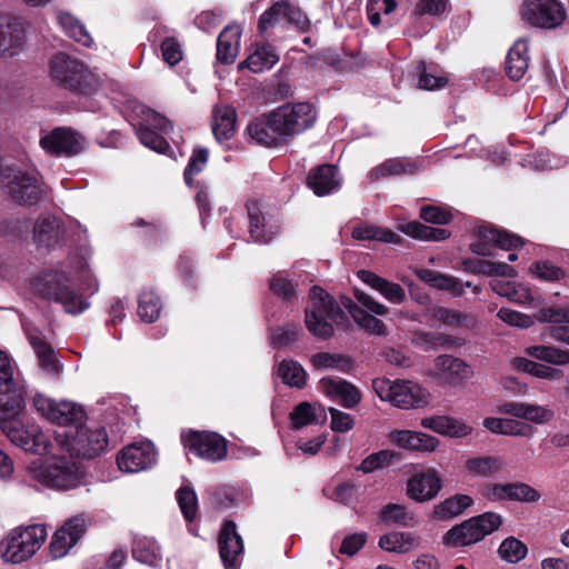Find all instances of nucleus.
Wrapping results in <instances>:
<instances>
[{
	"mask_svg": "<svg viewBox=\"0 0 569 569\" xmlns=\"http://www.w3.org/2000/svg\"><path fill=\"white\" fill-rule=\"evenodd\" d=\"M31 289L42 299L61 305L67 313L77 316L90 307L70 282L68 272L60 268L47 269L31 280Z\"/></svg>",
	"mask_w": 569,
	"mask_h": 569,
	"instance_id": "f257e3e1",
	"label": "nucleus"
},
{
	"mask_svg": "<svg viewBox=\"0 0 569 569\" xmlns=\"http://www.w3.org/2000/svg\"><path fill=\"white\" fill-rule=\"evenodd\" d=\"M66 451L53 456V461H32L27 467L26 480L34 487L70 490L81 483V472L77 462L66 457Z\"/></svg>",
	"mask_w": 569,
	"mask_h": 569,
	"instance_id": "f03ea898",
	"label": "nucleus"
},
{
	"mask_svg": "<svg viewBox=\"0 0 569 569\" xmlns=\"http://www.w3.org/2000/svg\"><path fill=\"white\" fill-rule=\"evenodd\" d=\"M305 312L307 329L320 339H329L333 335V323L342 325L348 320L338 302L317 286L310 290V305Z\"/></svg>",
	"mask_w": 569,
	"mask_h": 569,
	"instance_id": "7ed1b4c3",
	"label": "nucleus"
},
{
	"mask_svg": "<svg viewBox=\"0 0 569 569\" xmlns=\"http://www.w3.org/2000/svg\"><path fill=\"white\" fill-rule=\"evenodd\" d=\"M56 442L60 451L70 457L92 459L99 456L108 446V435L102 427L90 428L79 426L74 430L57 433Z\"/></svg>",
	"mask_w": 569,
	"mask_h": 569,
	"instance_id": "20e7f679",
	"label": "nucleus"
},
{
	"mask_svg": "<svg viewBox=\"0 0 569 569\" xmlns=\"http://www.w3.org/2000/svg\"><path fill=\"white\" fill-rule=\"evenodd\" d=\"M50 77L62 88L80 94H90L97 88V80L86 66L66 53L51 59Z\"/></svg>",
	"mask_w": 569,
	"mask_h": 569,
	"instance_id": "39448f33",
	"label": "nucleus"
},
{
	"mask_svg": "<svg viewBox=\"0 0 569 569\" xmlns=\"http://www.w3.org/2000/svg\"><path fill=\"white\" fill-rule=\"evenodd\" d=\"M47 535L43 525L12 530L0 546L2 559L11 563L27 561L40 549Z\"/></svg>",
	"mask_w": 569,
	"mask_h": 569,
	"instance_id": "423d86ee",
	"label": "nucleus"
},
{
	"mask_svg": "<svg viewBox=\"0 0 569 569\" xmlns=\"http://www.w3.org/2000/svg\"><path fill=\"white\" fill-rule=\"evenodd\" d=\"M501 516L485 512L456 525L443 536V543L450 547H463L482 540L501 526Z\"/></svg>",
	"mask_w": 569,
	"mask_h": 569,
	"instance_id": "0eeeda50",
	"label": "nucleus"
},
{
	"mask_svg": "<svg viewBox=\"0 0 569 569\" xmlns=\"http://www.w3.org/2000/svg\"><path fill=\"white\" fill-rule=\"evenodd\" d=\"M372 387L378 397L400 409H411L426 402L423 389L416 382L377 378Z\"/></svg>",
	"mask_w": 569,
	"mask_h": 569,
	"instance_id": "6e6552de",
	"label": "nucleus"
},
{
	"mask_svg": "<svg viewBox=\"0 0 569 569\" xmlns=\"http://www.w3.org/2000/svg\"><path fill=\"white\" fill-rule=\"evenodd\" d=\"M271 112L273 123L279 126L277 128L284 139L311 128L317 118V112L309 102L287 103Z\"/></svg>",
	"mask_w": 569,
	"mask_h": 569,
	"instance_id": "1a4fd4ad",
	"label": "nucleus"
},
{
	"mask_svg": "<svg viewBox=\"0 0 569 569\" xmlns=\"http://www.w3.org/2000/svg\"><path fill=\"white\" fill-rule=\"evenodd\" d=\"M523 240L517 234L492 226H478L473 230V240L470 242V250L478 256H492L495 248L502 250H516L523 246Z\"/></svg>",
	"mask_w": 569,
	"mask_h": 569,
	"instance_id": "9d476101",
	"label": "nucleus"
},
{
	"mask_svg": "<svg viewBox=\"0 0 569 569\" xmlns=\"http://www.w3.org/2000/svg\"><path fill=\"white\" fill-rule=\"evenodd\" d=\"M521 16L532 27L555 29L562 24L567 13L557 0H527L522 4Z\"/></svg>",
	"mask_w": 569,
	"mask_h": 569,
	"instance_id": "9b49d317",
	"label": "nucleus"
},
{
	"mask_svg": "<svg viewBox=\"0 0 569 569\" xmlns=\"http://www.w3.org/2000/svg\"><path fill=\"white\" fill-rule=\"evenodd\" d=\"M86 144L81 133L64 127L54 128L40 139L41 148L56 157H74L84 150Z\"/></svg>",
	"mask_w": 569,
	"mask_h": 569,
	"instance_id": "f8f14e48",
	"label": "nucleus"
},
{
	"mask_svg": "<svg viewBox=\"0 0 569 569\" xmlns=\"http://www.w3.org/2000/svg\"><path fill=\"white\" fill-rule=\"evenodd\" d=\"M284 23L295 24L302 31H307L310 26L309 19L299 8L286 0H280L260 16L258 30L261 36H264L270 28Z\"/></svg>",
	"mask_w": 569,
	"mask_h": 569,
	"instance_id": "ddd939ff",
	"label": "nucleus"
},
{
	"mask_svg": "<svg viewBox=\"0 0 569 569\" xmlns=\"http://www.w3.org/2000/svg\"><path fill=\"white\" fill-rule=\"evenodd\" d=\"M33 407L42 417L60 426L76 425L84 417L81 406L66 400L56 401L42 395L34 396Z\"/></svg>",
	"mask_w": 569,
	"mask_h": 569,
	"instance_id": "4468645a",
	"label": "nucleus"
},
{
	"mask_svg": "<svg viewBox=\"0 0 569 569\" xmlns=\"http://www.w3.org/2000/svg\"><path fill=\"white\" fill-rule=\"evenodd\" d=\"M4 178L14 201L21 204H33L43 197L41 180L36 172L7 169Z\"/></svg>",
	"mask_w": 569,
	"mask_h": 569,
	"instance_id": "2eb2a0df",
	"label": "nucleus"
},
{
	"mask_svg": "<svg viewBox=\"0 0 569 569\" xmlns=\"http://www.w3.org/2000/svg\"><path fill=\"white\" fill-rule=\"evenodd\" d=\"M184 447L201 459L212 462L227 456V442L223 437L209 431H190L182 437Z\"/></svg>",
	"mask_w": 569,
	"mask_h": 569,
	"instance_id": "dca6fc26",
	"label": "nucleus"
},
{
	"mask_svg": "<svg viewBox=\"0 0 569 569\" xmlns=\"http://www.w3.org/2000/svg\"><path fill=\"white\" fill-rule=\"evenodd\" d=\"M23 409L24 399L19 396L9 405L0 406V429L13 445L24 450L31 430H27L21 423L20 416Z\"/></svg>",
	"mask_w": 569,
	"mask_h": 569,
	"instance_id": "f3484780",
	"label": "nucleus"
},
{
	"mask_svg": "<svg viewBox=\"0 0 569 569\" xmlns=\"http://www.w3.org/2000/svg\"><path fill=\"white\" fill-rule=\"evenodd\" d=\"M355 298L366 310H356L355 322L363 329L366 332L370 335L385 336L387 335L386 325L377 319L376 316H386L389 311V308L381 302L373 299L368 293L356 289Z\"/></svg>",
	"mask_w": 569,
	"mask_h": 569,
	"instance_id": "a211bd4d",
	"label": "nucleus"
},
{
	"mask_svg": "<svg viewBox=\"0 0 569 569\" xmlns=\"http://www.w3.org/2000/svg\"><path fill=\"white\" fill-rule=\"evenodd\" d=\"M219 556L224 569H239L243 558V540L232 520L224 521L218 537Z\"/></svg>",
	"mask_w": 569,
	"mask_h": 569,
	"instance_id": "6ab92c4d",
	"label": "nucleus"
},
{
	"mask_svg": "<svg viewBox=\"0 0 569 569\" xmlns=\"http://www.w3.org/2000/svg\"><path fill=\"white\" fill-rule=\"evenodd\" d=\"M87 530V522L82 516H77L68 521L52 536L49 550L54 559L64 557L69 550L80 540Z\"/></svg>",
	"mask_w": 569,
	"mask_h": 569,
	"instance_id": "aec40b11",
	"label": "nucleus"
},
{
	"mask_svg": "<svg viewBox=\"0 0 569 569\" xmlns=\"http://www.w3.org/2000/svg\"><path fill=\"white\" fill-rule=\"evenodd\" d=\"M156 461V450L151 442L132 443L123 448L117 458L120 470L138 472L152 466Z\"/></svg>",
	"mask_w": 569,
	"mask_h": 569,
	"instance_id": "412c9836",
	"label": "nucleus"
},
{
	"mask_svg": "<svg viewBox=\"0 0 569 569\" xmlns=\"http://www.w3.org/2000/svg\"><path fill=\"white\" fill-rule=\"evenodd\" d=\"M441 489V478L432 468L423 469L410 477L407 495L411 500L425 502L433 499Z\"/></svg>",
	"mask_w": 569,
	"mask_h": 569,
	"instance_id": "4be33fe9",
	"label": "nucleus"
},
{
	"mask_svg": "<svg viewBox=\"0 0 569 569\" xmlns=\"http://www.w3.org/2000/svg\"><path fill=\"white\" fill-rule=\"evenodd\" d=\"M18 373L14 360L0 350V406L9 405L14 397L26 398V390L16 378Z\"/></svg>",
	"mask_w": 569,
	"mask_h": 569,
	"instance_id": "5701e85b",
	"label": "nucleus"
},
{
	"mask_svg": "<svg viewBox=\"0 0 569 569\" xmlns=\"http://www.w3.org/2000/svg\"><path fill=\"white\" fill-rule=\"evenodd\" d=\"M277 127L278 126L273 123V114L270 112L251 121L246 132L253 143L266 147H277L284 140L281 131L278 130Z\"/></svg>",
	"mask_w": 569,
	"mask_h": 569,
	"instance_id": "b1692460",
	"label": "nucleus"
},
{
	"mask_svg": "<svg viewBox=\"0 0 569 569\" xmlns=\"http://www.w3.org/2000/svg\"><path fill=\"white\" fill-rule=\"evenodd\" d=\"M389 439L399 448L411 451L432 452L439 446L436 437L412 430L391 431Z\"/></svg>",
	"mask_w": 569,
	"mask_h": 569,
	"instance_id": "393cba45",
	"label": "nucleus"
},
{
	"mask_svg": "<svg viewBox=\"0 0 569 569\" xmlns=\"http://www.w3.org/2000/svg\"><path fill=\"white\" fill-rule=\"evenodd\" d=\"M321 391L331 399H338L346 408L356 407L361 400L360 391L350 382L336 379L322 378L319 381Z\"/></svg>",
	"mask_w": 569,
	"mask_h": 569,
	"instance_id": "a878e982",
	"label": "nucleus"
},
{
	"mask_svg": "<svg viewBox=\"0 0 569 569\" xmlns=\"http://www.w3.org/2000/svg\"><path fill=\"white\" fill-rule=\"evenodd\" d=\"M307 186L318 196H327L340 187L338 169L332 164H321L310 170Z\"/></svg>",
	"mask_w": 569,
	"mask_h": 569,
	"instance_id": "bb28decb",
	"label": "nucleus"
},
{
	"mask_svg": "<svg viewBox=\"0 0 569 569\" xmlns=\"http://www.w3.org/2000/svg\"><path fill=\"white\" fill-rule=\"evenodd\" d=\"M357 276L371 289L378 291L390 303L400 305L406 300V291L399 283L389 281L370 270H359Z\"/></svg>",
	"mask_w": 569,
	"mask_h": 569,
	"instance_id": "cd10ccee",
	"label": "nucleus"
},
{
	"mask_svg": "<svg viewBox=\"0 0 569 569\" xmlns=\"http://www.w3.org/2000/svg\"><path fill=\"white\" fill-rule=\"evenodd\" d=\"M34 240L48 249L59 246L64 239V229L56 217H41L34 224Z\"/></svg>",
	"mask_w": 569,
	"mask_h": 569,
	"instance_id": "c85d7f7f",
	"label": "nucleus"
},
{
	"mask_svg": "<svg viewBox=\"0 0 569 569\" xmlns=\"http://www.w3.org/2000/svg\"><path fill=\"white\" fill-rule=\"evenodd\" d=\"M436 369L438 375L445 381L457 385L472 376V370L460 358L442 355L436 359Z\"/></svg>",
	"mask_w": 569,
	"mask_h": 569,
	"instance_id": "c756f323",
	"label": "nucleus"
},
{
	"mask_svg": "<svg viewBox=\"0 0 569 569\" xmlns=\"http://www.w3.org/2000/svg\"><path fill=\"white\" fill-rule=\"evenodd\" d=\"M212 132L217 141L230 140L237 126V112L231 106H216L212 110Z\"/></svg>",
	"mask_w": 569,
	"mask_h": 569,
	"instance_id": "7c9ffc66",
	"label": "nucleus"
},
{
	"mask_svg": "<svg viewBox=\"0 0 569 569\" xmlns=\"http://www.w3.org/2000/svg\"><path fill=\"white\" fill-rule=\"evenodd\" d=\"M421 427L430 429L448 437L462 438L471 433L472 428L460 419L446 416H435L423 418Z\"/></svg>",
	"mask_w": 569,
	"mask_h": 569,
	"instance_id": "2f4dec72",
	"label": "nucleus"
},
{
	"mask_svg": "<svg viewBox=\"0 0 569 569\" xmlns=\"http://www.w3.org/2000/svg\"><path fill=\"white\" fill-rule=\"evenodd\" d=\"M415 274L431 287L449 291L455 297H460L465 293L463 282L453 276L427 268L416 269Z\"/></svg>",
	"mask_w": 569,
	"mask_h": 569,
	"instance_id": "473e14b6",
	"label": "nucleus"
},
{
	"mask_svg": "<svg viewBox=\"0 0 569 569\" xmlns=\"http://www.w3.org/2000/svg\"><path fill=\"white\" fill-rule=\"evenodd\" d=\"M529 67L528 41L526 39L517 40L510 48L505 62L507 76L513 80H520Z\"/></svg>",
	"mask_w": 569,
	"mask_h": 569,
	"instance_id": "72a5a7b5",
	"label": "nucleus"
},
{
	"mask_svg": "<svg viewBox=\"0 0 569 569\" xmlns=\"http://www.w3.org/2000/svg\"><path fill=\"white\" fill-rule=\"evenodd\" d=\"M421 546V538L411 532L392 531L382 535L379 539V547L382 550L395 553H407Z\"/></svg>",
	"mask_w": 569,
	"mask_h": 569,
	"instance_id": "f704fd0d",
	"label": "nucleus"
},
{
	"mask_svg": "<svg viewBox=\"0 0 569 569\" xmlns=\"http://www.w3.org/2000/svg\"><path fill=\"white\" fill-rule=\"evenodd\" d=\"M505 413L513 417L532 421L535 423H545L552 419L553 411L547 407L522 402H508L502 406Z\"/></svg>",
	"mask_w": 569,
	"mask_h": 569,
	"instance_id": "c9c22d12",
	"label": "nucleus"
},
{
	"mask_svg": "<svg viewBox=\"0 0 569 569\" xmlns=\"http://www.w3.org/2000/svg\"><path fill=\"white\" fill-rule=\"evenodd\" d=\"M240 30L238 27L228 26L217 39V59L221 63H232L238 54Z\"/></svg>",
	"mask_w": 569,
	"mask_h": 569,
	"instance_id": "e433bc0d",
	"label": "nucleus"
},
{
	"mask_svg": "<svg viewBox=\"0 0 569 569\" xmlns=\"http://www.w3.org/2000/svg\"><path fill=\"white\" fill-rule=\"evenodd\" d=\"M379 520L388 526L412 528L419 519L413 511L399 503H387L379 513Z\"/></svg>",
	"mask_w": 569,
	"mask_h": 569,
	"instance_id": "4c0bfd02",
	"label": "nucleus"
},
{
	"mask_svg": "<svg viewBox=\"0 0 569 569\" xmlns=\"http://www.w3.org/2000/svg\"><path fill=\"white\" fill-rule=\"evenodd\" d=\"M23 28L11 17L0 14V56L21 46Z\"/></svg>",
	"mask_w": 569,
	"mask_h": 569,
	"instance_id": "58836bf2",
	"label": "nucleus"
},
{
	"mask_svg": "<svg viewBox=\"0 0 569 569\" xmlns=\"http://www.w3.org/2000/svg\"><path fill=\"white\" fill-rule=\"evenodd\" d=\"M463 269L468 272L482 276H503L516 277L517 272L513 267L506 262H495L481 259H467L462 262Z\"/></svg>",
	"mask_w": 569,
	"mask_h": 569,
	"instance_id": "ea45409f",
	"label": "nucleus"
},
{
	"mask_svg": "<svg viewBox=\"0 0 569 569\" xmlns=\"http://www.w3.org/2000/svg\"><path fill=\"white\" fill-rule=\"evenodd\" d=\"M417 167L408 159L391 158L377 166L368 173L370 181H376L381 178L401 174H413Z\"/></svg>",
	"mask_w": 569,
	"mask_h": 569,
	"instance_id": "a19ab883",
	"label": "nucleus"
},
{
	"mask_svg": "<svg viewBox=\"0 0 569 569\" xmlns=\"http://www.w3.org/2000/svg\"><path fill=\"white\" fill-rule=\"evenodd\" d=\"M472 503L473 499L470 496L455 495L436 505L432 516L437 520L452 519L462 515Z\"/></svg>",
	"mask_w": 569,
	"mask_h": 569,
	"instance_id": "79ce46f5",
	"label": "nucleus"
},
{
	"mask_svg": "<svg viewBox=\"0 0 569 569\" xmlns=\"http://www.w3.org/2000/svg\"><path fill=\"white\" fill-rule=\"evenodd\" d=\"M132 557L148 566H159L161 562L160 547L149 537H137L132 542Z\"/></svg>",
	"mask_w": 569,
	"mask_h": 569,
	"instance_id": "37998d69",
	"label": "nucleus"
},
{
	"mask_svg": "<svg viewBox=\"0 0 569 569\" xmlns=\"http://www.w3.org/2000/svg\"><path fill=\"white\" fill-rule=\"evenodd\" d=\"M431 318L448 327L473 328L476 319L471 315L445 307H435L430 310Z\"/></svg>",
	"mask_w": 569,
	"mask_h": 569,
	"instance_id": "c03bdc74",
	"label": "nucleus"
},
{
	"mask_svg": "<svg viewBox=\"0 0 569 569\" xmlns=\"http://www.w3.org/2000/svg\"><path fill=\"white\" fill-rule=\"evenodd\" d=\"M247 211L249 217V234L254 242L266 243L272 238L271 233L264 231V216L261 212L256 200L247 202Z\"/></svg>",
	"mask_w": 569,
	"mask_h": 569,
	"instance_id": "a18cd8bd",
	"label": "nucleus"
},
{
	"mask_svg": "<svg viewBox=\"0 0 569 569\" xmlns=\"http://www.w3.org/2000/svg\"><path fill=\"white\" fill-rule=\"evenodd\" d=\"M279 60L278 53L271 46L258 47L243 62L254 73L271 69Z\"/></svg>",
	"mask_w": 569,
	"mask_h": 569,
	"instance_id": "49530a36",
	"label": "nucleus"
},
{
	"mask_svg": "<svg viewBox=\"0 0 569 569\" xmlns=\"http://www.w3.org/2000/svg\"><path fill=\"white\" fill-rule=\"evenodd\" d=\"M417 74L418 87L423 90H438L446 87L449 82V78L445 72L428 67L426 62L418 63Z\"/></svg>",
	"mask_w": 569,
	"mask_h": 569,
	"instance_id": "de8ad7c7",
	"label": "nucleus"
},
{
	"mask_svg": "<svg viewBox=\"0 0 569 569\" xmlns=\"http://www.w3.org/2000/svg\"><path fill=\"white\" fill-rule=\"evenodd\" d=\"M400 230L411 238L425 241H439L449 237V232L446 229L429 227L418 221L402 224Z\"/></svg>",
	"mask_w": 569,
	"mask_h": 569,
	"instance_id": "09e8293b",
	"label": "nucleus"
},
{
	"mask_svg": "<svg viewBox=\"0 0 569 569\" xmlns=\"http://www.w3.org/2000/svg\"><path fill=\"white\" fill-rule=\"evenodd\" d=\"M311 363L317 370L335 369L341 372H348L352 368V361L347 356L318 352L311 357Z\"/></svg>",
	"mask_w": 569,
	"mask_h": 569,
	"instance_id": "8fccbe9b",
	"label": "nucleus"
},
{
	"mask_svg": "<svg viewBox=\"0 0 569 569\" xmlns=\"http://www.w3.org/2000/svg\"><path fill=\"white\" fill-rule=\"evenodd\" d=\"M528 356L546 361L555 366H566L569 363V350L559 349L551 346H531L526 349Z\"/></svg>",
	"mask_w": 569,
	"mask_h": 569,
	"instance_id": "3c124183",
	"label": "nucleus"
},
{
	"mask_svg": "<svg viewBox=\"0 0 569 569\" xmlns=\"http://www.w3.org/2000/svg\"><path fill=\"white\" fill-rule=\"evenodd\" d=\"M466 469L473 476L487 477L503 469V462L495 456L473 457L466 461Z\"/></svg>",
	"mask_w": 569,
	"mask_h": 569,
	"instance_id": "603ef678",
	"label": "nucleus"
},
{
	"mask_svg": "<svg viewBox=\"0 0 569 569\" xmlns=\"http://www.w3.org/2000/svg\"><path fill=\"white\" fill-rule=\"evenodd\" d=\"M278 376L282 382L296 388H302L307 381V372L302 366L295 360H282L278 367Z\"/></svg>",
	"mask_w": 569,
	"mask_h": 569,
	"instance_id": "864d4df0",
	"label": "nucleus"
},
{
	"mask_svg": "<svg viewBox=\"0 0 569 569\" xmlns=\"http://www.w3.org/2000/svg\"><path fill=\"white\" fill-rule=\"evenodd\" d=\"M352 237L357 240H378L388 243H398L401 240L399 234L372 224L355 227Z\"/></svg>",
	"mask_w": 569,
	"mask_h": 569,
	"instance_id": "5fc2aeb1",
	"label": "nucleus"
},
{
	"mask_svg": "<svg viewBox=\"0 0 569 569\" xmlns=\"http://www.w3.org/2000/svg\"><path fill=\"white\" fill-rule=\"evenodd\" d=\"M59 23L63 28L66 33L74 41L79 42L84 47H89L92 43V38L84 28V26L72 14H59Z\"/></svg>",
	"mask_w": 569,
	"mask_h": 569,
	"instance_id": "6e6d98bb",
	"label": "nucleus"
},
{
	"mask_svg": "<svg viewBox=\"0 0 569 569\" xmlns=\"http://www.w3.org/2000/svg\"><path fill=\"white\" fill-rule=\"evenodd\" d=\"M161 311L160 298L151 290H144L139 297L138 315L146 322L156 321Z\"/></svg>",
	"mask_w": 569,
	"mask_h": 569,
	"instance_id": "4d7b16f0",
	"label": "nucleus"
},
{
	"mask_svg": "<svg viewBox=\"0 0 569 569\" xmlns=\"http://www.w3.org/2000/svg\"><path fill=\"white\" fill-rule=\"evenodd\" d=\"M398 458L399 455L391 450H381L369 455L356 469L363 473H370L377 469L390 466Z\"/></svg>",
	"mask_w": 569,
	"mask_h": 569,
	"instance_id": "13d9d810",
	"label": "nucleus"
},
{
	"mask_svg": "<svg viewBox=\"0 0 569 569\" xmlns=\"http://www.w3.org/2000/svg\"><path fill=\"white\" fill-rule=\"evenodd\" d=\"M24 450L40 456L51 455L53 457L58 456L59 446L56 443L54 447L42 431L32 429Z\"/></svg>",
	"mask_w": 569,
	"mask_h": 569,
	"instance_id": "bf43d9fd",
	"label": "nucleus"
},
{
	"mask_svg": "<svg viewBox=\"0 0 569 569\" xmlns=\"http://www.w3.org/2000/svg\"><path fill=\"white\" fill-rule=\"evenodd\" d=\"M137 134L143 146L156 152L164 153L170 148L168 141L161 134L141 121L137 129Z\"/></svg>",
	"mask_w": 569,
	"mask_h": 569,
	"instance_id": "052dcab7",
	"label": "nucleus"
},
{
	"mask_svg": "<svg viewBox=\"0 0 569 569\" xmlns=\"http://www.w3.org/2000/svg\"><path fill=\"white\" fill-rule=\"evenodd\" d=\"M529 272L532 277L549 282L560 281L566 272L548 260L536 261L530 266Z\"/></svg>",
	"mask_w": 569,
	"mask_h": 569,
	"instance_id": "680f3d73",
	"label": "nucleus"
},
{
	"mask_svg": "<svg viewBox=\"0 0 569 569\" xmlns=\"http://www.w3.org/2000/svg\"><path fill=\"white\" fill-rule=\"evenodd\" d=\"M137 112L141 119V122L149 126L150 129L154 128L161 133H169L173 129L172 122L169 119L149 107L139 106L137 108Z\"/></svg>",
	"mask_w": 569,
	"mask_h": 569,
	"instance_id": "e2e57ef3",
	"label": "nucleus"
},
{
	"mask_svg": "<svg viewBox=\"0 0 569 569\" xmlns=\"http://www.w3.org/2000/svg\"><path fill=\"white\" fill-rule=\"evenodd\" d=\"M290 420L292 427L298 430L318 423L317 408L307 401L301 402L290 413Z\"/></svg>",
	"mask_w": 569,
	"mask_h": 569,
	"instance_id": "0e129e2a",
	"label": "nucleus"
},
{
	"mask_svg": "<svg viewBox=\"0 0 569 569\" xmlns=\"http://www.w3.org/2000/svg\"><path fill=\"white\" fill-rule=\"evenodd\" d=\"M498 552L503 560L517 563L526 557L527 547L519 539L509 537L501 542Z\"/></svg>",
	"mask_w": 569,
	"mask_h": 569,
	"instance_id": "69168bd1",
	"label": "nucleus"
},
{
	"mask_svg": "<svg viewBox=\"0 0 569 569\" xmlns=\"http://www.w3.org/2000/svg\"><path fill=\"white\" fill-rule=\"evenodd\" d=\"M177 501L187 521L196 519L198 510L197 495L190 487H182L177 491Z\"/></svg>",
	"mask_w": 569,
	"mask_h": 569,
	"instance_id": "338daca9",
	"label": "nucleus"
},
{
	"mask_svg": "<svg viewBox=\"0 0 569 569\" xmlns=\"http://www.w3.org/2000/svg\"><path fill=\"white\" fill-rule=\"evenodd\" d=\"M209 151L206 148H197L184 169L183 178L188 186L192 184L193 177L202 171L208 162Z\"/></svg>",
	"mask_w": 569,
	"mask_h": 569,
	"instance_id": "774afa93",
	"label": "nucleus"
}]
</instances>
